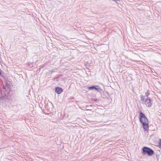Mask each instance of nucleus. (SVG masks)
I'll use <instances>...</instances> for the list:
<instances>
[{"label":"nucleus","instance_id":"obj_1","mask_svg":"<svg viewBox=\"0 0 161 161\" xmlns=\"http://www.w3.org/2000/svg\"><path fill=\"white\" fill-rule=\"evenodd\" d=\"M139 119L140 122L142 125V127L146 131L148 130L149 126V121L148 119L145 114L141 111L139 112Z\"/></svg>","mask_w":161,"mask_h":161},{"label":"nucleus","instance_id":"obj_2","mask_svg":"<svg viewBox=\"0 0 161 161\" xmlns=\"http://www.w3.org/2000/svg\"><path fill=\"white\" fill-rule=\"evenodd\" d=\"M142 153L143 155H147L151 156L154 154V151L151 148L147 147H144L142 149Z\"/></svg>","mask_w":161,"mask_h":161},{"label":"nucleus","instance_id":"obj_3","mask_svg":"<svg viewBox=\"0 0 161 161\" xmlns=\"http://www.w3.org/2000/svg\"><path fill=\"white\" fill-rule=\"evenodd\" d=\"M88 89L89 90H95L97 91L98 92H101L102 91L101 88L98 85H93L88 87Z\"/></svg>","mask_w":161,"mask_h":161},{"label":"nucleus","instance_id":"obj_4","mask_svg":"<svg viewBox=\"0 0 161 161\" xmlns=\"http://www.w3.org/2000/svg\"><path fill=\"white\" fill-rule=\"evenodd\" d=\"M145 104L147 107L150 108L152 106V104L151 98L147 97L145 100Z\"/></svg>","mask_w":161,"mask_h":161},{"label":"nucleus","instance_id":"obj_5","mask_svg":"<svg viewBox=\"0 0 161 161\" xmlns=\"http://www.w3.org/2000/svg\"><path fill=\"white\" fill-rule=\"evenodd\" d=\"M101 96L104 99H107L108 97V92H104L102 90L101 92Z\"/></svg>","mask_w":161,"mask_h":161},{"label":"nucleus","instance_id":"obj_6","mask_svg":"<svg viewBox=\"0 0 161 161\" xmlns=\"http://www.w3.org/2000/svg\"><path fill=\"white\" fill-rule=\"evenodd\" d=\"M57 81L60 85L64 84L65 83L64 79L62 78H57Z\"/></svg>","mask_w":161,"mask_h":161},{"label":"nucleus","instance_id":"obj_7","mask_svg":"<svg viewBox=\"0 0 161 161\" xmlns=\"http://www.w3.org/2000/svg\"><path fill=\"white\" fill-rule=\"evenodd\" d=\"M55 91L58 94H59L61 93L63 91V90L61 87H56L55 88Z\"/></svg>","mask_w":161,"mask_h":161},{"label":"nucleus","instance_id":"obj_8","mask_svg":"<svg viewBox=\"0 0 161 161\" xmlns=\"http://www.w3.org/2000/svg\"><path fill=\"white\" fill-rule=\"evenodd\" d=\"M150 94L149 91L148 90H147V92L145 93V96H146L147 97H148L149 95Z\"/></svg>","mask_w":161,"mask_h":161},{"label":"nucleus","instance_id":"obj_9","mask_svg":"<svg viewBox=\"0 0 161 161\" xmlns=\"http://www.w3.org/2000/svg\"><path fill=\"white\" fill-rule=\"evenodd\" d=\"M144 97H145V96H144L143 95L141 96V101H145V98H144Z\"/></svg>","mask_w":161,"mask_h":161},{"label":"nucleus","instance_id":"obj_10","mask_svg":"<svg viewBox=\"0 0 161 161\" xmlns=\"http://www.w3.org/2000/svg\"><path fill=\"white\" fill-rule=\"evenodd\" d=\"M158 147L159 148L161 149V139L159 140L158 142Z\"/></svg>","mask_w":161,"mask_h":161},{"label":"nucleus","instance_id":"obj_11","mask_svg":"<svg viewBox=\"0 0 161 161\" xmlns=\"http://www.w3.org/2000/svg\"><path fill=\"white\" fill-rule=\"evenodd\" d=\"M5 86H6V87H7L8 88V87H9V84H8V83L6 82L5 84Z\"/></svg>","mask_w":161,"mask_h":161},{"label":"nucleus","instance_id":"obj_12","mask_svg":"<svg viewBox=\"0 0 161 161\" xmlns=\"http://www.w3.org/2000/svg\"><path fill=\"white\" fill-rule=\"evenodd\" d=\"M54 69H52L51 70H49V72L52 74L53 73V72H54Z\"/></svg>","mask_w":161,"mask_h":161},{"label":"nucleus","instance_id":"obj_13","mask_svg":"<svg viewBox=\"0 0 161 161\" xmlns=\"http://www.w3.org/2000/svg\"><path fill=\"white\" fill-rule=\"evenodd\" d=\"M6 86L4 85H3L2 88L3 89H6Z\"/></svg>","mask_w":161,"mask_h":161},{"label":"nucleus","instance_id":"obj_14","mask_svg":"<svg viewBox=\"0 0 161 161\" xmlns=\"http://www.w3.org/2000/svg\"><path fill=\"white\" fill-rule=\"evenodd\" d=\"M92 105H91L90 106H86V108H90L91 107H92Z\"/></svg>","mask_w":161,"mask_h":161},{"label":"nucleus","instance_id":"obj_15","mask_svg":"<svg viewBox=\"0 0 161 161\" xmlns=\"http://www.w3.org/2000/svg\"><path fill=\"white\" fill-rule=\"evenodd\" d=\"M71 98H74V97H72Z\"/></svg>","mask_w":161,"mask_h":161},{"label":"nucleus","instance_id":"obj_16","mask_svg":"<svg viewBox=\"0 0 161 161\" xmlns=\"http://www.w3.org/2000/svg\"><path fill=\"white\" fill-rule=\"evenodd\" d=\"M88 110H91V109H88Z\"/></svg>","mask_w":161,"mask_h":161}]
</instances>
